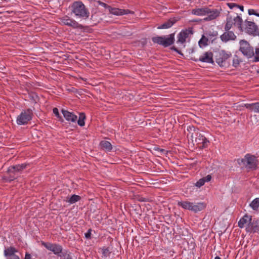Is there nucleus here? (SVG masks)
Wrapping results in <instances>:
<instances>
[{
	"label": "nucleus",
	"mask_w": 259,
	"mask_h": 259,
	"mask_svg": "<svg viewBox=\"0 0 259 259\" xmlns=\"http://www.w3.org/2000/svg\"><path fill=\"white\" fill-rule=\"evenodd\" d=\"M243 31L252 35H257L258 28L255 24L248 20H245L243 24L242 23Z\"/></svg>",
	"instance_id": "nucleus-8"
},
{
	"label": "nucleus",
	"mask_w": 259,
	"mask_h": 259,
	"mask_svg": "<svg viewBox=\"0 0 259 259\" xmlns=\"http://www.w3.org/2000/svg\"><path fill=\"white\" fill-rule=\"evenodd\" d=\"M172 50H174L175 51H176L178 53L183 55V54L181 53V52L177 48H176V47H172Z\"/></svg>",
	"instance_id": "nucleus-45"
},
{
	"label": "nucleus",
	"mask_w": 259,
	"mask_h": 259,
	"mask_svg": "<svg viewBox=\"0 0 259 259\" xmlns=\"http://www.w3.org/2000/svg\"><path fill=\"white\" fill-rule=\"evenodd\" d=\"M208 41V39L207 37H206L204 35H202L201 38L198 42L199 46L200 47H202V46H207Z\"/></svg>",
	"instance_id": "nucleus-31"
},
{
	"label": "nucleus",
	"mask_w": 259,
	"mask_h": 259,
	"mask_svg": "<svg viewBox=\"0 0 259 259\" xmlns=\"http://www.w3.org/2000/svg\"><path fill=\"white\" fill-rule=\"evenodd\" d=\"M242 19L239 16L237 15L236 17L232 18L231 16L228 15L226 19V24L224 28L225 30H230L233 25H234L235 26L237 27L241 32H242Z\"/></svg>",
	"instance_id": "nucleus-5"
},
{
	"label": "nucleus",
	"mask_w": 259,
	"mask_h": 259,
	"mask_svg": "<svg viewBox=\"0 0 259 259\" xmlns=\"http://www.w3.org/2000/svg\"><path fill=\"white\" fill-rule=\"evenodd\" d=\"M225 31V32L220 36L222 41L226 42L230 40H234L236 39V36L232 31Z\"/></svg>",
	"instance_id": "nucleus-14"
},
{
	"label": "nucleus",
	"mask_w": 259,
	"mask_h": 259,
	"mask_svg": "<svg viewBox=\"0 0 259 259\" xmlns=\"http://www.w3.org/2000/svg\"><path fill=\"white\" fill-rule=\"evenodd\" d=\"M177 20L174 18H170L162 25L158 26L157 29H167L170 28L176 22Z\"/></svg>",
	"instance_id": "nucleus-21"
},
{
	"label": "nucleus",
	"mask_w": 259,
	"mask_h": 259,
	"mask_svg": "<svg viewBox=\"0 0 259 259\" xmlns=\"http://www.w3.org/2000/svg\"><path fill=\"white\" fill-rule=\"evenodd\" d=\"M98 3H99L100 5L104 7V8L107 9L108 10V7H110V6L107 5L106 4H105V3H103V2L99 1Z\"/></svg>",
	"instance_id": "nucleus-41"
},
{
	"label": "nucleus",
	"mask_w": 259,
	"mask_h": 259,
	"mask_svg": "<svg viewBox=\"0 0 259 259\" xmlns=\"http://www.w3.org/2000/svg\"><path fill=\"white\" fill-rule=\"evenodd\" d=\"M32 112L30 109L24 110L21 112L17 119V122L18 124H26L32 118Z\"/></svg>",
	"instance_id": "nucleus-9"
},
{
	"label": "nucleus",
	"mask_w": 259,
	"mask_h": 259,
	"mask_svg": "<svg viewBox=\"0 0 259 259\" xmlns=\"http://www.w3.org/2000/svg\"><path fill=\"white\" fill-rule=\"evenodd\" d=\"M60 21L61 23H63L64 25H67L69 27H71L73 28H83V26L82 25L79 24L77 21L72 19H71L67 16H65L61 18L60 19Z\"/></svg>",
	"instance_id": "nucleus-10"
},
{
	"label": "nucleus",
	"mask_w": 259,
	"mask_h": 259,
	"mask_svg": "<svg viewBox=\"0 0 259 259\" xmlns=\"http://www.w3.org/2000/svg\"><path fill=\"white\" fill-rule=\"evenodd\" d=\"M91 232H92V229H90L88 230V232L85 233L84 235L87 239H91Z\"/></svg>",
	"instance_id": "nucleus-39"
},
{
	"label": "nucleus",
	"mask_w": 259,
	"mask_h": 259,
	"mask_svg": "<svg viewBox=\"0 0 259 259\" xmlns=\"http://www.w3.org/2000/svg\"><path fill=\"white\" fill-rule=\"evenodd\" d=\"M251 220L252 219L251 216H249L247 214H245L238 222V226L240 228H243L244 227L245 224L248 223V228L250 227L251 228H252L253 227V224L251 223Z\"/></svg>",
	"instance_id": "nucleus-16"
},
{
	"label": "nucleus",
	"mask_w": 259,
	"mask_h": 259,
	"mask_svg": "<svg viewBox=\"0 0 259 259\" xmlns=\"http://www.w3.org/2000/svg\"><path fill=\"white\" fill-rule=\"evenodd\" d=\"M244 107L250 111L259 113V102L252 104H245Z\"/></svg>",
	"instance_id": "nucleus-23"
},
{
	"label": "nucleus",
	"mask_w": 259,
	"mask_h": 259,
	"mask_svg": "<svg viewBox=\"0 0 259 259\" xmlns=\"http://www.w3.org/2000/svg\"><path fill=\"white\" fill-rule=\"evenodd\" d=\"M239 45V51L244 56L248 59L253 57L254 49L248 41L244 39L241 40Z\"/></svg>",
	"instance_id": "nucleus-6"
},
{
	"label": "nucleus",
	"mask_w": 259,
	"mask_h": 259,
	"mask_svg": "<svg viewBox=\"0 0 259 259\" xmlns=\"http://www.w3.org/2000/svg\"><path fill=\"white\" fill-rule=\"evenodd\" d=\"M110 253L111 252L109 247L103 248L102 249V254L105 257L109 256Z\"/></svg>",
	"instance_id": "nucleus-36"
},
{
	"label": "nucleus",
	"mask_w": 259,
	"mask_h": 259,
	"mask_svg": "<svg viewBox=\"0 0 259 259\" xmlns=\"http://www.w3.org/2000/svg\"><path fill=\"white\" fill-rule=\"evenodd\" d=\"M195 142L197 143V144H202V148L206 147L208 145V143H209V141L206 139V138L202 134H201L200 133L197 134V137L195 139Z\"/></svg>",
	"instance_id": "nucleus-19"
},
{
	"label": "nucleus",
	"mask_w": 259,
	"mask_h": 259,
	"mask_svg": "<svg viewBox=\"0 0 259 259\" xmlns=\"http://www.w3.org/2000/svg\"><path fill=\"white\" fill-rule=\"evenodd\" d=\"M192 34L193 30L191 28L182 31L178 35L177 43L183 44L186 41V39L189 36V34Z\"/></svg>",
	"instance_id": "nucleus-13"
},
{
	"label": "nucleus",
	"mask_w": 259,
	"mask_h": 259,
	"mask_svg": "<svg viewBox=\"0 0 259 259\" xmlns=\"http://www.w3.org/2000/svg\"><path fill=\"white\" fill-rule=\"evenodd\" d=\"M150 180H152H152H155L154 179H150Z\"/></svg>",
	"instance_id": "nucleus-52"
},
{
	"label": "nucleus",
	"mask_w": 259,
	"mask_h": 259,
	"mask_svg": "<svg viewBox=\"0 0 259 259\" xmlns=\"http://www.w3.org/2000/svg\"><path fill=\"white\" fill-rule=\"evenodd\" d=\"M192 60L195 62L199 61L207 63L213 64L214 63L213 60V53L210 51L205 52L199 57V59L192 58Z\"/></svg>",
	"instance_id": "nucleus-11"
},
{
	"label": "nucleus",
	"mask_w": 259,
	"mask_h": 259,
	"mask_svg": "<svg viewBox=\"0 0 259 259\" xmlns=\"http://www.w3.org/2000/svg\"><path fill=\"white\" fill-rule=\"evenodd\" d=\"M232 56L230 52H226L224 50L219 51L215 55V61L218 65L223 67L225 65L226 62Z\"/></svg>",
	"instance_id": "nucleus-7"
},
{
	"label": "nucleus",
	"mask_w": 259,
	"mask_h": 259,
	"mask_svg": "<svg viewBox=\"0 0 259 259\" xmlns=\"http://www.w3.org/2000/svg\"><path fill=\"white\" fill-rule=\"evenodd\" d=\"M62 113L64 117L69 122H76L77 119V115H75L73 112H69L67 110L62 109Z\"/></svg>",
	"instance_id": "nucleus-18"
},
{
	"label": "nucleus",
	"mask_w": 259,
	"mask_h": 259,
	"mask_svg": "<svg viewBox=\"0 0 259 259\" xmlns=\"http://www.w3.org/2000/svg\"><path fill=\"white\" fill-rule=\"evenodd\" d=\"M31 254H29L28 252H26L25 253L24 259H31Z\"/></svg>",
	"instance_id": "nucleus-43"
},
{
	"label": "nucleus",
	"mask_w": 259,
	"mask_h": 259,
	"mask_svg": "<svg viewBox=\"0 0 259 259\" xmlns=\"http://www.w3.org/2000/svg\"><path fill=\"white\" fill-rule=\"evenodd\" d=\"M193 52H194V50H193V49H192L191 53H193Z\"/></svg>",
	"instance_id": "nucleus-51"
},
{
	"label": "nucleus",
	"mask_w": 259,
	"mask_h": 259,
	"mask_svg": "<svg viewBox=\"0 0 259 259\" xmlns=\"http://www.w3.org/2000/svg\"><path fill=\"white\" fill-rule=\"evenodd\" d=\"M206 15L207 16L204 18V20L208 21L217 18L220 14V12L217 9H210L208 8Z\"/></svg>",
	"instance_id": "nucleus-17"
},
{
	"label": "nucleus",
	"mask_w": 259,
	"mask_h": 259,
	"mask_svg": "<svg viewBox=\"0 0 259 259\" xmlns=\"http://www.w3.org/2000/svg\"><path fill=\"white\" fill-rule=\"evenodd\" d=\"M139 200L140 201H141V202H145V201H147V199L145 198H143V197H141L140 198H139Z\"/></svg>",
	"instance_id": "nucleus-46"
},
{
	"label": "nucleus",
	"mask_w": 259,
	"mask_h": 259,
	"mask_svg": "<svg viewBox=\"0 0 259 259\" xmlns=\"http://www.w3.org/2000/svg\"><path fill=\"white\" fill-rule=\"evenodd\" d=\"M150 184L153 185V187H154V188H160V184H159L158 183L152 182V183H150Z\"/></svg>",
	"instance_id": "nucleus-42"
},
{
	"label": "nucleus",
	"mask_w": 259,
	"mask_h": 259,
	"mask_svg": "<svg viewBox=\"0 0 259 259\" xmlns=\"http://www.w3.org/2000/svg\"><path fill=\"white\" fill-rule=\"evenodd\" d=\"M100 145L101 148L107 151H110L112 149L111 144L107 141H102L100 142Z\"/></svg>",
	"instance_id": "nucleus-24"
},
{
	"label": "nucleus",
	"mask_w": 259,
	"mask_h": 259,
	"mask_svg": "<svg viewBox=\"0 0 259 259\" xmlns=\"http://www.w3.org/2000/svg\"><path fill=\"white\" fill-rule=\"evenodd\" d=\"M18 251L14 247H9L4 250V255L6 259H20L19 256L16 254Z\"/></svg>",
	"instance_id": "nucleus-12"
},
{
	"label": "nucleus",
	"mask_w": 259,
	"mask_h": 259,
	"mask_svg": "<svg viewBox=\"0 0 259 259\" xmlns=\"http://www.w3.org/2000/svg\"><path fill=\"white\" fill-rule=\"evenodd\" d=\"M208 10L207 7L198 8L192 10V14L198 16L206 15Z\"/></svg>",
	"instance_id": "nucleus-22"
},
{
	"label": "nucleus",
	"mask_w": 259,
	"mask_h": 259,
	"mask_svg": "<svg viewBox=\"0 0 259 259\" xmlns=\"http://www.w3.org/2000/svg\"><path fill=\"white\" fill-rule=\"evenodd\" d=\"M108 11L110 14L116 16H121L131 13V11L129 10H124L116 8H112L111 6L108 7Z\"/></svg>",
	"instance_id": "nucleus-15"
},
{
	"label": "nucleus",
	"mask_w": 259,
	"mask_h": 259,
	"mask_svg": "<svg viewBox=\"0 0 259 259\" xmlns=\"http://www.w3.org/2000/svg\"><path fill=\"white\" fill-rule=\"evenodd\" d=\"M214 259H221L220 257L217 256L215 257Z\"/></svg>",
	"instance_id": "nucleus-49"
},
{
	"label": "nucleus",
	"mask_w": 259,
	"mask_h": 259,
	"mask_svg": "<svg viewBox=\"0 0 259 259\" xmlns=\"http://www.w3.org/2000/svg\"><path fill=\"white\" fill-rule=\"evenodd\" d=\"M236 8H239L241 11H242V12L243 11L244 7L243 6L238 5V6H237Z\"/></svg>",
	"instance_id": "nucleus-47"
},
{
	"label": "nucleus",
	"mask_w": 259,
	"mask_h": 259,
	"mask_svg": "<svg viewBox=\"0 0 259 259\" xmlns=\"http://www.w3.org/2000/svg\"><path fill=\"white\" fill-rule=\"evenodd\" d=\"M71 13L77 18L87 19L90 16V13L84 4L80 1L75 2L70 7Z\"/></svg>",
	"instance_id": "nucleus-2"
},
{
	"label": "nucleus",
	"mask_w": 259,
	"mask_h": 259,
	"mask_svg": "<svg viewBox=\"0 0 259 259\" xmlns=\"http://www.w3.org/2000/svg\"><path fill=\"white\" fill-rule=\"evenodd\" d=\"M254 54L253 55V61L254 62H259V46L258 47L255 48V50H254Z\"/></svg>",
	"instance_id": "nucleus-32"
},
{
	"label": "nucleus",
	"mask_w": 259,
	"mask_h": 259,
	"mask_svg": "<svg viewBox=\"0 0 259 259\" xmlns=\"http://www.w3.org/2000/svg\"><path fill=\"white\" fill-rule=\"evenodd\" d=\"M58 256L60 257L61 259H72V256L70 253L68 252L67 250H63V248H62V251Z\"/></svg>",
	"instance_id": "nucleus-25"
},
{
	"label": "nucleus",
	"mask_w": 259,
	"mask_h": 259,
	"mask_svg": "<svg viewBox=\"0 0 259 259\" xmlns=\"http://www.w3.org/2000/svg\"><path fill=\"white\" fill-rule=\"evenodd\" d=\"M41 245L44 246L45 248H46L49 250H51L53 246L54 243H52L50 242H45L44 241H41Z\"/></svg>",
	"instance_id": "nucleus-35"
},
{
	"label": "nucleus",
	"mask_w": 259,
	"mask_h": 259,
	"mask_svg": "<svg viewBox=\"0 0 259 259\" xmlns=\"http://www.w3.org/2000/svg\"><path fill=\"white\" fill-rule=\"evenodd\" d=\"M248 14L249 15H254L259 17V13H257L253 9H249L248 11Z\"/></svg>",
	"instance_id": "nucleus-38"
},
{
	"label": "nucleus",
	"mask_w": 259,
	"mask_h": 259,
	"mask_svg": "<svg viewBox=\"0 0 259 259\" xmlns=\"http://www.w3.org/2000/svg\"><path fill=\"white\" fill-rule=\"evenodd\" d=\"M100 14L99 13H94L91 16V19L93 21L94 24H97L99 23L101 20V18L100 17Z\"/></svg>",
	"instance_id": "nucleus-27"
},
{
	"label": "nucleus",
	"mask_w": 259,
	"mask_h": 259,
	"mask_svg": "<svg viewBox=\"0 0 259 259\" xmlns=\"http://www.w3.org/2000/svg\"><path fill=\"white\" fill-rule=\"evenodd\" d=\"M85 119V115L84 113H80L79 114V118L77 121V123L80 126H82L84 125V120Z\"/></svg>",
	"instance_id": "nucleus-29"
},
{
	"label": "nucleus",
	"mask_w": 259,
	"mask_h": 259,
	"mask_svg": "<svg viewBox=\"0 0 259 259\" xmlns=\"http://www.w3.org/2000/svg\"><path fill=\"white\" fill-rule=\"evenodd\" d=\"M237 161L241 168L248 171L254 170L257 168L258 161L257 157L250 154H246L243 158L238 159Z\"/></svg>",
	"instance_id": "nucleus-1"
},
{
	"label": "nucleus",
	"mask_w": 259,
	"mask_h": 259,
	"mask_svg": "<svg viewBox=\"0 0 259 259\" xmlns=\"http://www.w3.org/2000/svg\"><path fill=\"white\" fill-rule=\"evenodd\" d=\"M53 113L56 115V116L57 118H60L63 120V119H62L60 115V114L59 113V110L57 108H54L53 109Z\"/></svg>",
	"instance_id": "nucleus-37"
},
{
	"label": "nucleus",
	"mask_w": 259,
	"mask_h": 259,
	"mask_svg": "<svg viewBox=\"0 0 259 259\" xmlns=\"http://www.w3.org/2000/svg\"><path fill=\"white\" fill-rule=\"evenodd\" d=\"M241 62V60L237 56H235L233 59V66L237 67Z\"/></svg>",
	"instance_id": "nucleus-33"
},
{
	"label": "nucleus",
	"mask_w": 259,
	"mask_h": 259,
	"mask_svg": "<svg viewBox=\"0 0 259 259\" xmlns=\"http://www.w3.org/2000/svg\"><path fill=\"white\" fill-rule=\"evenodd\" d=\"M250 206L253 210H257L259 207V198L254 199L250 204Z\"/></svg>",
	"instance_id": "nucleus-30"
},
{
	"label": "nucleus",
	"mask_w": 259,
	"mask_h": 259,
	"mask_svg": "<svg viewBox=\"0 0 259 259\" xmlns=\"http://www.w3.org/2000/svg\"><path fill=\"white\" fill-rule=\"evenodd\" d=\"M155 150L157 151H158L160 154H162V153L165 152V150L164 149H160V148H158V147L155 148Z\"/></svg>",
	"instance_id": "nucleus-44"
},
{
	"label": "nucleus",
	"mask_w": 259,
	"mask_h": 259,
	"mask_svg": "<svg viewBox=\"0 0 259 259\" xmlns=\"http://www.w3.org/2000/svg\"><path fill=\"white\" fill-rule=\"evenodd\" d=\"M203 178H207V179L211 178V176L210 175H208L206 177H203Z\"/></svg>",
	"instance_id": "nucleus-48"
},
{
	"label": "nucleus",
	"mask_w": 259,
	"mask_h": 259,
	"mask_svg": "<svg viewBox=\"0 0 259 259\" xmlns=\"http://www.w3.org/2000/svg\"><path fill=\"white\" fill-rule=\"evenodd\" d=\"M227 5L231 9H232L233 8L237 7V6H238V5H237L236 4L233 3H227Z\"/></svg>",
	"instance_id": "nucleus-40"
},
{
	"label": "nucleus",
	"mask_w": 259,
	"mask_h": 259,
	"mask_svg": "<svg viewBox=\"0 0 259 259\" xmlns=\"http://www.w3.org/2000/svg\"><path fill=\"white\" fill-rule=\"evenodd\" d=\"M81 199L80 196L79 195H77L75 194L72 195L68 200H66L67 202L70 203V204L74 203L78 201H79Z\"/></svg>",
	"instance_id": "nucleus-28"
},
{
	"label": "nucleus",
	"mask_w": 259,
	"mask_h": 259,
	"mask_svg": "<svg viewBox=\"0 0 259 259\" xmlns=\"http://www.w3.org/2000/svg\"><path fill=\"white\" fill-rule=\"evenodd\" d=\"M27 164H17L15 165L10 166L8 168V171L9 172L15 173L17 172H19L24 168H26Z\"/></svg>",
	"instance_id": "nucleus-20"
},
{
	"label": "nucleus",
	"mask_w": 259,
	"mask_h": 259,
	"mask_svg": "<svg viewBox=\"0 0 259 259\" xmlns=\"http://www.w3.org/2000/svg\"><path fill=\"white\" fill-rule=\"evenodd\" d=\"M6 180H7V181H9V182H11L12 180H13V179H5Z\"/></svg>",
	"instance_id": "nucleus-50"
},
{
	"label": "nucleus",
	"mask_w": 259,
	"mask_h": 259,
	"mask_svg": "<svg viewBox=\"0 0 259 259\" xmlns=\"http://www.w3.org/2000/svg\"><path fill=\"white\" fill-rule=\"evenodd\" d=\"M152 41L164 47H167L174 44L175 41V34L171 33L168 37L165 36H158L153 37Z\"/></svg>",
	"instance_id": "nucleus-4"
},
{
	"label": "nucleus",
	"mask_w": 259,
	"mask_h": 259,
	"mask_svg": "<svg viewBox=\"0 0 259 259\" xmlns=\"http://www.w3.org/2000/svg\"><path fill=\"white\" fill-rule=\"evenodd\" d=\"M178 205L185 209H188L194 212L201 211L206 207V204L203 202H199L195 204L189 201H180L178 202Z\"/></svg>",
	"instance_id": "nucleus-3"
},
{
	"label": "nucleus",
	"mask_w": 259,
	"mask_h": 259,
	"mask_svg": "<svg viewBox=\"0 0 259 259\" xmlns=\"http://www.w3.org/2000/svg\"><path fill=\"white\" fill-rule=\"evenodd\" d=\"M62 246L58 244L54 243L51 251L55 254L58 255L62 251Z\"/></svg>",
	"instance_id": "nucleus-26"
},
{
	"label": "nucleus",
	"mask_w": 259,
	"mask_h": 259,
	"mask_svg": "<svg viewBox=\"0 0 259 259\" xmlns=\"http://www.w3.org/2000/svg\"><path fill=\"white\" fill-rule=\"evenodd\" d=\"M211 179H199V180L195 183V186L198 188L202 186L205 182H209Z\"/></svg>",
	"instance_id": "nucleus-34"
}]
</instances>
